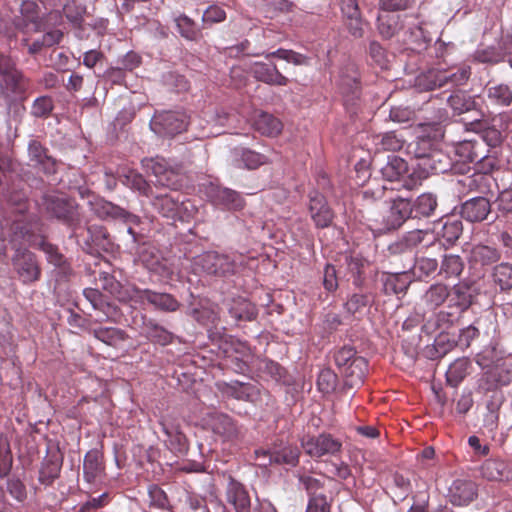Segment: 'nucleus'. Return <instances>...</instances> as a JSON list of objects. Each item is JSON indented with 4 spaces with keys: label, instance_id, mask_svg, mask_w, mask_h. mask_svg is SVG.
I'll return each instance as SVG.
<instances>
[{
    "label": "nucleus",
    "instance_id": "nucleus-58",
    "mask_svg": "<svg viewBox=\"0 0 512 512\" xmlns=\"http://www.w3.org/2000/svg\"><path fill=\"white\" fill-rule=\"evenodd\" d=\"M225 11L218 6H210L203 14V22L205 23H219L225 20Z\"/></svg>",
    "mask_w": 512,
    "mask_h": 512
},
{
    "label": "nucleus",
    "instance_id": "nucleus-53",
    "mask_svg": "<svg viewBox=\"0 0 512 512\" xmlns=\"http://www.w3.org/2000/svg\"><path fill=\"white\" fill-rule=\"evenodd\" d=\"M336 383V375L329 369L322 370L317 379L319 390L328 393L334 389Z\"/></svg>",
    "mask_w": 512,
    "mask_h": 512
},
{
    "label": "nucleus",
    "instance_id": "nucleus-52",
    "mask_svg": "<svg viewBox=\"0 0 512 512\" xmlns=\"http://www.w3.org/2000/svg\"><path fill=\"white\" fill-rule=\"evenodd\" d=\"M448 103L458 114L468 111L473 105V102L470 99H466L465 95L461 93L451 95L448 98Z\"/></svg>",
    "mask_w": 512,
    "mask_h": 512
},
{
    "label": "nucleus",
    "instance_id": "nucleus-40",
    "mask_svg": "<svg viewBox=\"0 0 512 512\" xmlns=\"http://www.w3.org/2000/svg\"><path fill=\"white\" fill-rule=\"evenodd\" d=\"M438 267V263L433 258H419L412 267V273L417 278H423L433 274Z\"/></svg>",
    "mask_w": 512,
    "mask_h": 512
},
{
    "label": "nucleus",
    "instance_id": "nucleus-20",
    "mask_svg": "<svg viewBox=\"0 0 512 512\" xmlns=\"http://www.w3.org/2000/svg\"><path fill=\"white\" fill-rule=\"evenodd\" d=\"M104 472L102 455L98 450H90L86 453L83 463L84 479L92 483Z\"/></svg>",
    "mask_w": 512,
    "mask_h": 512
},
{
    "label": "nucleus",
    "instance_id": "nucleus-3",
    "mask_svg": "<svg viewBox=\"0 0 512 512\" xmlns=\"http://www.w3.org/2000/svg\"><path fill=\"white\" fill-rule=\"evenodd\" d=\"M153 207L164 217L185 221L190 218L195 207L190 201L180 200L173 194L157 195L152 200Z\"/></svg>",
    "mask_w": 512,
    "mask_h": 512
},
{
    "label": "nucleus",
    "instance_id": "nucleus-50",
    "mask_svg": "<svg viewBox=\"0 0 512 512\" xmlns=\"http://www.w3.org/2000/svg\"><path fill=\"white\" fill-rule=\"evenodd\" d=\"M241 160L248 169H255L266 162V157L252 150H243Z\"/></svg>",
    "mask_w": 512,
    "mask_h": 512
},
{
    "label": "nucleus",
    "instance_id": "nucleus-19",
    "mask_svg": "<svg viewBox=\"0 0 512 512\" xmlns=\"http://www.w3.org/2000/svg\"><path fill=\"white\" fill-rule=\"evenodd\" d=\"M209 425L215 434H218L225 440H232L238 435L236 424L229 416L225 414H212Z\"/></svg>",
    "mask_w": 512,
    "mask_h": 512
},
{
    "label": "nucleus",
    "instance_id": "nucleus-5",
    "mask_svg": "<svg viewBox=\"0 0 512 512\" xmlns=\"http://www.w3.org/2000/svg\"><path fill=\"white\" fill-rule=\"evenodd\" d=\"M192 267L196 273L225 275L234 272L235 263L226 255L205 252L194 258Z\"/></svg>",
    "mask_w": 512,
    "mask_h": 512
},
{
    "label": "nucleus",
    "instance_id": "nucleus-36",
    "mask_svg": "<svg viewBox=\"0 0 512 512\" xmlns=\"http://www.w3.org/2000/svg\"><path fill=\"white\" fill-rule=\"evenodd\" d=\"M493 279L501 290H509L512 288V265L509 263H501L494 267Z\"/></svg>",
    "mask_w": 512,
    "mask_h": 512
},
{
    "label": "nucleus",
    "instance_id": "nucleus-61",
    "mask_svg": "<svg viewBox=\"0 0 512 512\" xmlns=\"http://www.w3.org/2000/svg\"><path fill=\"white\" fill-rule=\"evenodd\" d=\"M42 250L47 255V260L55 266H61L63 263V256L57 251L56 247L52 244L43 242L41 244Z\"/></svg>",
    "mask_w": 512,
    "mask_h": 512
},
{
    "label": "nucleus",
    "instance_id": "nucleus-11",
    "mask_svg": "<svg viewBox=\"0 0 512 512\" xmlns=\"http://www.w3.org/2000/svg\"><path fill=\"white\" fill-rule=\"evenodd\" d=\"M477 496V486L466 479H456L449 487V498L453 505L465 506Z\"/></svg>",
    "mask_w": 512,
    "mask_h": 512
},
{
    "label": "nucleus",
    "instance_id": "nucleus-2",
    "mask_svg": "<svg viewBox=\"0 0 512 512\" xmlns=\"http://www.w3.org/2000/svg\"><path fill=\"white\" fill-rule=\"evenodd\" d=\"M469 66H462L455 72L431 69L416 78V86L420 90H434L448 84L452 86L463 85L470 77Z\"/></svg>",
    "mask_w": 512,
    "mask_h": 512
},
{
    "label": "nucleus",
    "instance_id": "nucleus-21",
    "mask_svg": "<svg viewBox=\"0 0 512 512\" xmlns=\"http://www.w3.org/2000/svg\"><path fill=\"white\" fill-rule=\"evenodd\" d=\"M368 371V363L362 356L352 359L347 368L341 372L350 386H356L363 382Z\"/></svg>",
    "mask_w": 512,
    "mask_h": 512
},
{
    "label": "nucleus",
    "instance_id": "nucleus-44",
    "mask_svg": "<svg viewBox=\"0 0 512 512\" xmlns=\"http://www.w3.org/2000/svg\"><path fill=\"white\" fill-rule=\"evenodd\" d=\"M496 210L502 215L512 212V189L502 190L494 200Z\"/></svg>",
    "mask_w": 512,
    "mask_h": 512
},
{
    "label": "nucleus",
    "instance_id": "nucleus-43",
    "mask_svg": "<svg viewBox=\"0 0 512 512\" xmlns=\"http://www.w3.org/2000/svg\"><path fill=\"white\" fill-rule=\"evenodd\" d=\"M463 270V263L457 255H447L444 257L441 272L445 273L446 276H458Z\"/></svg>",
    "mask_w": 512,
    "mask_h": 512
},
{
    "label": "nucleus",
    "instance_id": "nucleus-23",
    "mask_svg": "<svg viewBox=\"0 0 512 512\" xmlns=\"http://www.w3.org/2000/svg\"><path fill=\"white\" fill-rule=\"evenodd\" d=\"M407 172V163L398 156L388 157L387 163L381 168L383 178L390 182L401 180Z\"/></svg>",
    "mask_w": 512,
    "mask_h": 512
},
{
    "label": "nucleus",
    "instance_id": "nucleus-34",
    "mask_svg": "<svg viewBox=\"0 0 512 512\" xmlns=\"http://www.w3.org/2000/svg\"><path fill=\"white\" fill-rule=\"evenodd\" d=\"M375 144L378 150L399 151L404 145V139L395 132H387L375 137Z\"/></svg>",
    "mask_w": 512,
    "mask_h": 512
},
{
    "label": "nucleus",
    "instance_id": "nucleus-32",
    "mask_svg": "<svg viewBox=\"0 0 512 512\" xmlns=\"http://www.w3.org/2000/svg\"><path fill=\"white\" fill-rule=\"evenodd\" d=\"M436 207L437 199L431 193L421 194L412 205L415 217H428L435 211Z\"/></svg>",
    "mask_w": 512,
    "mask_h": 512
},
{
    "label": "nucleus",
    "instance_id": "nucleus-30",
    "mask_svg": "<svg viewBox=\"0 0 512 512\" xmlns=\"http://www.w3.org/2000/svg\"><path fill=\"white\" fill-rule=\"evenodd\" d=\"M145 299L156 308L165 311H176L179 307V303L170 294L157 293L151 290H144Z\"/></svg>",
    "mask_w": 512,
    "mask_h": 512
},
{
    "label": "nucleus",
    "instance_id": "nucleus-59",
    "mask_svg": "<svg viewBox=\"0 0 512 512\" xmlns=\"http://www.w3.org/2000/svg\"><path fill=\"white\" fill-rule=\"evenodd\" d=\"M63 12L69 21L78 23L82 19L84 8L77 6L74 2H70L64 5Z\"/></svg>",
    "mask_w": 512,
    "mask_h": 512
},
{
    "label": "nucleus",
    "instance_id": "nucleus-28",
    "mask_svg": "<svg viewBox=\"0 0 512 512\" xmlns=\"http://www.w3.org/2000/svg\"><path fill=\"white\" fill-rule=\"evenodd\" d=\"M28 151L30 160L34 162L35 165L42 166V169L46 173H52L55 171L54 161L46 154L45 149L39 142L32 141L29 144Z\"/></svg>",
    "mask_w": 512,
    "mask_h": 512
},
{
    "label": "nucleus",
    "instance_id": "nucleus-57",
    "mask_svg": "<svg viewBox=\"0 0 512 512\" xmlns=\"http://www.w3.org/2000/svg\"><path fill=\"white\" fill-rule=\"evenodd\" d=\"M367 303V296L363 294H353L345 303V308L349 313L355 314L359 312L362 308H364L367 305Z\"/></svg>",
    "mask_w": 512,
    "mask_h": 512
},
{
    "label": "nucleus",
    "instance_id": "nucleus-56",
    "mask_svg": "<svg viewBox=\"0 0 512 512\" xmlns=\"http://www.w3.org/2000/svg\"><path fill=\"white\" fill-rule=\"evenodd\" d=\"M323 285L328 292H333L338 287L337 272L334 266L326 265L324 269Z\"/></svg>",
    "mask_w": 512,
    "mask_h": 512
},
{
    "label": "nucleus",
    "instance_id": "nucleus-55",
    "mask_svg": "<svg viewBox=\"0 0 512 512\" xmlns=\"http://www.w3.org/2000/svg\"><path fill=\"white\" fill-rule=\"evenodd\" d=\"M306 512H330V505L324 495H314L310 498Z\"/></svg>",
    "mask_w": 512,
    "mask_h": 512
},
{
    "label": "nucleus",
    "instance_id": "nucleus-17",
    "mask_svg": "<svg viewBox=\"0 0 512 512\" xmlns=\"http://www.w3.org/2000/svg\"><path fill=\"white\" fill-rule=\"evenodd\" d=\"M412 214V204L409 200L404 198L394 200L386 216L387 228L396 229L400 227Z\"/></svg>",
    "mask_w": 512,
    "mask_h": 512
},
{
    "label": "nucleus",
    "instance_id": "nucleus-6",
    "mask_svg": "<svg viewBox=\"0 0 512 512\" xmlns=\"http://www.w3.org/2000/svg\"><path fill=\"white\" fill-rule=\"evenodd\" d=\"M300 452L297 447L288 443H279L269 450H257L256 457L259 465L267 466L273 463L296 466L299 462Z\"/></svg>",
    "mask_w": 512,
    "mask_h": 512
},
{
    "label": "nucleus",
    "instance_id": "nucleus-38",
    "mask_svg": "<svg viewBox=\"0 0 512 512\" xmlns=\"http://www.w3.org/2000/svg\"><path fill=\"white\" fill-rule=\"evenodd\" d=\"M145 334L148 339L160 345H167L172 341V334L163 327L148 323L145 326Z\"/></svg>",
    "mask_w": 512,
    "mask_h": 512
},
{
    "label": "nucleus",
    "instance_id": "nucleus-64",
    "mask_svg": "<svg viewBox=\"0 0 512 512\" xmlns=\"http://www.w3.org/2000/svg\"><path fill=\"white\" fill-rule=\"evenodd\" d=\"M389 116L393 122L404 123L410 120L412 111L408 108L393 107Z\"/></svg>",
    "mask_w": 512,
    "mask_h": 512
},
{
    "label": "nucleus",
    "instance_id": "nucleus-60",
    "mask_svg": "<svg viewBox=\"0 0 512 512\" xmlns=\"http://www.w3.org/2000/svg\"><path fill=\"white\" fill-rule=\"evenodd\" d=\"M85 298L91 303L96 310L103 309L104 296L97 289L86 288L83 291Z\"/></svg>",
    "mask_w": 512,
    "mask_h": 512
},
{
    "label": "nucleus",
    "instance_id": "nucleus-37",
    "mask_svg": "<svg viewBox=\"0 0 512 512\" xmlns=\"http://www.w3.org/2000/svg\"><path fill=\"white\" fill-rule=\"evenodd\" d=\"M206 121L211 125L210 131L206 136H215L223 133L222 128L226 127L229 122V114L224 111H216L214 113H206Z\"/></svg>",
    "mask_w": 512,
    "mask_h": 512
},
{
    "label": "nucleus",
    "instance_id": "nucleus-33",
    "mask_svg": "<svg viewBox=\"0 0 512 512\" xmlns=\"http://www.w3.org/2000/svg\"><path fill=\"white\" fill-rule=\"evenodd\" d=\"M162 430L167 439L166 443L172 451L182 452L186 448V437L176 426H168L161 422Z\"/></svg>",
    "mask_w": 512,
    "mask_h": 512
},
{
    "label": "nucleus",
    "instance_id": "nucleus-25",
    "mask_svg": "<svg viewBox=\"0 0 512 512\" xmlns=\"http://www.w3.org/2000/svg\"><path fill=\"white\" fill-rule=\"evenodd\" d=\"M449 296L448 287L443 284L432 285L424 294L422 301L428 311H433L442 305Z\"/></svg>",
    "mask_w": 512,
    "mask_h": 512
},
{
    "label": "nucleus",
    "instance_id": "nucleus-54",
    "mask_svg": "<svg viewBox=\"0 0 512 512\" xmlns=\"http://www.w3.org/2000/svg\"><path fill=\"white\" fill-rule=\"evenodd\" d=\"M52 108V100L49 97H39L33 103L32 114L36 117H43L48 115Z\"/></svg>",
    "mask_w": 512,
    "mask_h": 512
},
{
    "label": "nucleus",
    "instance_id": "nucleus-14",
    "mask_svg": "<svg viewBox=\"0 0 512 512\" xmlns=\"http://www.w3.org/2000/svg\"><path fill=\"white\" fill-rule=\"evenodd\" d=\"M481 474L490 481L512 480V462L501 459H488L481 466Z\"/></svg>",
    "mask_w": 512,
    "mask_h": 512
},
{
    "label": "nucleus",
    "instance_id": "nucleus-13",
    "mask_svg": "<svg viewBox=\"0 0 512 512\" xmlns=\"http://www.w3.org/2000/svg\"><path fill=\"white\" fill-rule=\"evenodd\" d=\"M226 500L236 512H251V500L246 488L230 478L226 489Z\"/></svg>",
    "mask_w": 512,
    "mask_h": 512
},
{
    "label": "nucleus",
    "instance_id": "nucleus-10",
    "mask_svg": "<svg viewBox=\"0 0 512 512\" xmlns=\"http://www.w3.org/2000/svg\"><path fill=\"white\" fill-rule=\"evenodd\" d=\"M147 167L152 171L156 177V184L168 187L171 189H177L180 185L179 174L172 168L167 166L165 159L155 158L150 159L147 162Z\"/></svg>",
    "mask_w": 512,
    "mask_h": 512
},
{
    "label": "nucleus",
    "instance_id": "nucleus-16",
    "mask_svg": "<svg viewBox=\"0 0 512 512\" xmlns=\"http://www.w3.org/2000/svg\"><path fill=\"white\" fill-rule=\"evenodd\" d=\"M490 211L491 204L488 199L474 197L462 205L461 215L470 222H480L487 218Z\"/></svg>",
    "mask_w": 512,
    "mask_h": 512
},
{
    "label": "nucleus",
    "instance_id": "nucleus-26",
    "mask_svg": "<svg viewBox=\"0 0 512 512\" xmlns=\"http://www.w3.org/2000/svg\"><path fill=\"white\" fill-rule=\"evenodd\" d=\"M254 127L263 135L277 136L282 130V123L273 115L261 112L254 120Z\"/></svg>",
    "mask_w": 512,
    "mask_h": 512
},
{
    "label": "nucleus",
    "instance_id": "nucleus-39",
    "mask_svg": "<svg viewBox=\"0 0 512 512\" xmlns=\"http://www.w3.org/2000/svg\"><path fill=\"white\" fill-rule=\"evenodd\" d=\"M144 290H139L134 285H119L113 296H115L121 302H131L138 300H144Z\"/></svg>",
    "mask_w": 512,
    "mask_h": 512
},
{
    "label": "nucleus",
    "instance_id": "nucleus-12",
    "mask_svg": "<svg viewBox=\"0 0 512 512\" xmlns=\"http://www.w3.org/2000/svg\"><path fill=\"white\" fill-rule=\"evenodd\" d=\"M309 199V211L316 226L328 227L332 222L333 212L327 205L324 196L317 191H313L310 193Z\"/></svg>",
    "mask_w": 512,
    "mask_h": 512
},
{
    "label": "nucleus",
    "instance_id": "nucleus-47",
    "mask_svg": "<svg viewBox=\"0 0 512 512\" xmlns=\"http://www.w3.org/2000/svg\"><path fill=\"white\" fill-rule=\"evenodd\" d=\"M148 495L150 498L151 505L166 509L169 506V501L166 493L156 485H151L148 489Z\"/></svg>",
    "mask_w": 512,
    "mask_h": 512
},
{
    "label": "nucleus",
    "instance_id": "nucleus-35",
    "mask_svg": "<svg viewBox=\"0 0 512 512\" xmlns=\"http://www.w3.org/2000/svg\"><path fill=\"white\" fill-rule=\"evenodd\" d=\"M178 32L180 35L188 40H197L200 37V31L197 29L196 24L188 16L182 14L174 18Z\"/></svg>",
    "mask_w": 512,
    "mask_h": 512
},
{
    "label": "nucleus",
    "instance_id": "nucleus-51",
    "mask_svg": "<svg viewBox=\"0 0 512 512\" xmlns=\"http://www.w3.org/2000/svg\"><path fill=\"white\" fill-rule=\"evenodd\" d=\"M357 357L352 347H343L335 353V363L342 372Z\"/></svg>",
    "mask_w": 512,
    "mask_h": 512
},
{
    "label": "nucleus",
    "instance_id": "nucleus-4",
    "mask_svg": "<svg viewBox=\"0 0 512 512\" xmlns=\"http://www.w3.org/2000/svg\"><path fill=\"white\" fill-rule=\"evenodd\" d=\"M188 117L182 111L157 112L150 121L151 129L160 136L172 137L186 130Z\"/></svg>",
    "mask_w": 512,
    "mask_h": 512
},
{
    "label": "nucleus",
    "instance_id": "nucleus-7",
    "mask_svg": "<svg viewBox=\"0 0 512 512\" xmlns=\"http://www.w3.org/2000/svg\"><path fill=\"white\" fill-rule=\"evenodd\" d=\"M301 445L306 454L312 458L334 456L341 451L342 443L330 434L322 433L317 436H305Z\"/></svg>",
    "mask_w": 512,
    "mask_h": 512
},
{
    "label": "nucleus",
    "instance_id": "nucleus-9",
    "mask_svg": "<svg viewBox=\"0 0 512 512\" xmlns=\"http://www.w3.org/2000/svg\"><path fill=\"white\" fill-rule=\"evenodd\" d=\"M208 197L216 207L226 210H238L243 207V199L239 193L229 188L212 186Z\"/></svg>",
    "mask_w": 512,
    "mask_h": 512
},
{
    "label": "nucleus",
    "instance_id": "nucleus-27",
    "mask_svg": "<svg viewBox=\"0 0 512 512\" xmlns=\"http://www.w3.org/2000/svg\"><path fill=\"white\" fill-rule=\"evenodd\" d=\"M499 258L500 254L498 250L487 245H476L470 252V261L483 266L495 263Z\"/></svg>",
    "mask_w": 512,
    "mask_h": 512
},
{
    "label": "nucleus",
    "instance_id": "nucleus-31",
    "mask_svg": "<svg viewBox=\"0 0 512 512\" xmlns=\"http://www.w3.org/2000/svg\"><path fill=\"white\" fill-rule=\"evenodd\" d=\"M488 100L498 106H509L512 103V91L508 85L497 84L487 88Z\"/></svg>",
    "mask_w": 512,
    "mask_h": 512
},
{
    "label": "nucleus",
    "instance_id": "nucleus-8",
    "mask_svg": "<svg viewBox=\"0 0 512 512\" xmlns=\"http://www.w3.org/2000/svg\"><path fill=\"white\" fill-rule=\"evenodd\" d=\"M463 226L459 219L445 217L434 224L433 234L443 246L453 245L462 234Z\"/></svg>",
    "mask_w": 512,
    "mask_h": 512
},
{
    "label": "nucleus",
    "instance_id": "nucleus-46",
    "mask_svg": "<svg viewBox=\"0 0 512 512\" xmlns=\"http://www.w3.org/2000/svg\"><path fill=\"white\" fill-rule=\"evenodd\" d=\"M232 346H235V355L229 353L228 357L234 358L235 360L239 361V363L237 364V369L243 372L248 367L247 359L250 356L249 348L245 343L242 342L232 343Z\"/></svg>",
    "mask_w": 512,
    "mask_h": 512
},
{
    "label": "nucleus",
    "instance_id": "nucleus-29",
    "mask_svg": "<svg viewBox=\"0 0 512 512\" xmlns=\"http://www.w3.org/2000/svg\"><path fill=\"white\" fill-rule=\"evenodd\" d=\"M435 241L434 234L425 230H412L407 232L400 241V245L406 249H412L418 245L429 246Z\"/></svg>",
    "mask_w": 512,
    "mask_h": 512
},
{
    "label": "nucleus",
    "instance_id": "nucleus-45",
    "mask_svg": "<svg viewBox=\"0 0 512 512\" xmlns=\"http://www.w3.org/2000/svg\"><path fill=\"white\" fill-rule=\"evenodd\" d=\"M271 56L277 57L295 65H304L307 63V58L304 55L292 50L278 49L266 55L267 58Z\"/></svg>",
    "mask_w": 512,
    "mask_h": 512
},
{
    "label": "nucleus",
    "instance_id": "nucleus-63",
    "mask_svg": "<svg viewBox=\"0 0 512 512\" xmlns=\"http://www.w3.org/2000/svg\"><path fill=\"white\" fill-rule=\"evenodd\" d=\"M340 88L343 91V93H356L358 89V83H357V76L356 73L353 72V75H341L340 79Z\"/></svg>",
    "mask_w": 512,
    "mask_h": 512
},
{
    "label": "nucleus",
    "instance_id": "nucleus-62",
    "mask_svg": "<svg viewBox=\"0 0 512 512\" xmlns=\"http://www.w3.org/2000/svg\"><path fill=\"white\" fill-rule=\"evenodd\" d=\"M412 0H381L380 5L386 11H398L409 8Z\"/></svg>",
    "mask_w": 512,
    "mask_h": 512
},
{
    "label": "nucleus",
    "instance_id": "nucleus-42",
    "mask_svg": "<svg viewBox=\"0 0 512 512\" xmlns=\"http://www.w3.org/2000/svg\"><path fill=\"white\" fill-rule=\"evenodd\" d=\"M467 368V360L457 359L456 361H454L447 371L448 381L453 383L454 385L458 384L465 377Z\"/></svg>",
    "mask_w": 512,
    "mask_h": 512
},
{
    "label": "nucleus",
    "instance_id": "nucleus-49",
    "mask_svg": "<svg viewBox=\"0 0 512 512\" xmlns=\"http://www.w3.org/2000/svg\"><path fill=\"white\" fill-rule=\"evenodd\" d=\"M95 212L102 218H118L123 213V209L108 201H99L95 206Z\"/></svg>",
    "mask_w": 512,
    "mask_h": 512
},
{
    "label": "nucleus",
    "instance_id": "nucleus-22",
    "mask_svg": "<svg viewBox=\"0 0 512 512\" xmlns=\"http://www.w3.org/2000/svg\"><path fill=\"white\" fill-rule=\"evenodd\" d=\"M222 391L238 400L245 401H253L258 395V388L255 385L238 381L225 383Z\"/></svg>",
    "mask_w": 512,
    "mask_h": 512
},
{
    "label": "nucleus",
    "instance_id": "nucleus-24",
    "mask_svg": "<svg viewBox=\"0 0 512 512\" xmlns=\"http://www.w3.org/2000/svg\"><path fill=\"white\" fill-rule=\"evenodd\" d=\"M89 333L101 342L113 347H118L126 339L125 332L116 327L93 328L89 329Z\"/></svg>",
    "mask_w": 512,
    "mask_h": 512
},
{
    "label": "nucleus",
    "instance_id": "nucleus-48",
    "mask_svg": "<svg viewBox=\"0 0 512 512\" xmlns=\"http://www.w3.org/2000/svg\"><path fill=\"white\" fill-rule=\"evenodd\" d=\"M346 266L350 274L353 284L360 286L363 262L358 257H346Z\"/></svg>",
    "mask_w": 512,
    "mask_h": 512
},
{
    "label": "nucleus",
    "instance_id": "nucleus-41",
    "mask_svg": "<svg viewBox=\"0 0 512 512\" xmlns=\"http://www.w3.org/2000/svg\"><path fill=\"white\" fill-rule=\"evenodd\" d=\"M480 146L481 144L472 141L463 142L457 147V152L468 162H479L485 157L478 151Z\"/></svg>",
    "mask_w": 512,
    "mask_h": 512
},
{
    "label": "nucleus",
    "instance_id": "nucleus-15",
    "mask_svg": "<svg viewBox=\"0 0 512 512\" xmlns=\"http://www.w3.org/2000/svg\"><path fill=\"white\" fill-rule=\"evenodd\" d=\"M251 72L258 81L269 85L285 86L288 83V78L272 63L255 62L251 66Z\"/></svg>",
    "mask_w": 512,
    "mask_h": 512
},
{
    "label": "nucleus",
    "instance_id": "nucleus-1",
    "mask_svg": "<svg viewBox=\"0 0 512 512\" xmlns=\"http://www.w3.org/2000/svg\"><path fill=\"white\" fill-rule=\"evenodd\" d=\"M27 209V201L19 198L13 201L8 214L0 220V256L5 253L8 246L15 250L12 265L23 283L34 282L40 276V268L34 255L26 249L30 242L24 215Z\"/></svg>",
    "mask_w": 512,
    "mask_h": 512
},
{
    "label": "nucleus",
    "instance_id": "nucleus-18",
    "mask_svg": "<svg viewBox=\"0 0 512 512\" xmlns=\"http://www.w3.org/2000/svg\"><path fill=\"white\" fill-rule=\"evenodd\" d=\"M43 206L49 215L58 219L69 217L73 209V203L60 194L45 195Z\"/></svg>",
    "mask_w": 512,
    "mask_h": 512
}]
</instances>
